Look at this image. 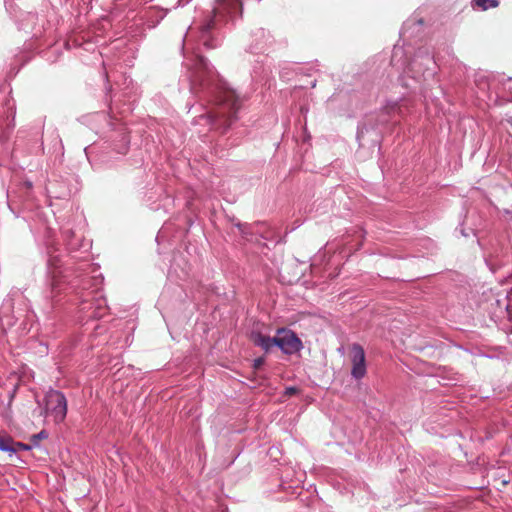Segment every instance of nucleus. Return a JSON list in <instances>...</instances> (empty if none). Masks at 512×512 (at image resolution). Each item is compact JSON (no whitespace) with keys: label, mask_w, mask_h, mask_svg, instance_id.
Wrapping results in <instances>:
<instances>
[{"label":"nucleus","mask_w":512,"mask_h":512,"mask_svg":"<svg viewBox=\"0 0 512 512\" xmlns=\"http://www.w3.org/2000/svg\"><path fill=\"white\" fill-rule=\"evenodd\" d=\"M212 26H213V21L211 20V21L207 24L206 29L208 30V29L212 28Z\"/></svg>","instance_id":"obj_12"},{"label":"nucleus","mask_w":512,"mask_h":512,"mask_svg":"<svg viewBox=\"0 0 512 512\" xmlns=\"http://www.w3.org/2000/svg\"><path fill=\"white\" fill-rule=\"evenodd\" d=\"M473 3L484 11L488 8H496L499 6L498 0H473Z\"/></svg>","instance_id":"obj_7"},{"label":"nucleus","mask_w":512,"mask_h":512,"mask_svg":"<svg viewBox=\"0 0 512 512\" xmlns=\"http://www.w3.org/2000/svg\"><path fill=\"white\" fill-rule=\"evenodd\" d=\"M264 362H265L264 357L256 358L253 361V368H254V370H258L264 364Z\"/></svg>","instance_id":"obj_10"},{"label":"nucleus","mask_w":512,"mask_h":512,"mask_svg":"<svg viewBox=\"0 0 512 512\" xmlns=\"http://www.w3.org/2000/svg\"><path fill=\"white\" fill-rule=\"evenodd\" d=\"M50 414L56 423L64 421L67 414V400L63 393L51 390L45 396V408L40 412Z\"/></svg>","instance_id":"obj_2"},{"label":"nucleus","mask_w":512,"mask_h":512,"mask_svg":"<svg viewBox=\"0 0 512 512\" xmlns=\"http://www.w3.org/2000/svg\"><path fill=\"white\" fill-rule=\"evenodd\" d=\"M32 447V444H24L15 441V453L18 452L19 450H30Z\"/></svg>","instance_id":"obj_9"},{"label":"nucleus","mask_w":512,"mask_h":512,"mask_svg":"<svg viewBox=\"0 0 512 512\" xmlns=\"http://www.w3.org/2000/svg\"><path fill=\"white\" fill-rule=\"evenodd\" d=\"M250 340L255 346L261 347L265 352H269L272 347L276 346L275 335L273 337L263 335L258 331H252Z\"/></svg>","instance_id":"obj_5"},{"label":"nucleus","mask_w":512,"mask_h":512,"mask_svg":"<svg viewBox=\"0 0 512 512\" xmlns=\"http://www.w3.org/2000/svg\"><path fill=\"white\" fill-rule=\"evenodd\" d=\"M275 338L276 347H278L285 355L296 354L303 348L301 339L294 331L288 328L277 329Z\"/></svg>","instance_id":"obj_3"},{"label":"nucleus","mask_w":512,"mask_h":512,"mask_svg":"<svg viewBox=\"0 0 512 512\" xmlns=\"http://www.w3.org/2000/svg\"><path fill=\"white\" fill-rule=\"evenodd\" d=\"M350 360L352 363L351 375L355 379H361L366 375V358L363 347L354 343L350 348Z\"/></svg>","instance_id":"obj_4"},{"label":"nucleus","mask_w":512,"mask_h":512,"mask_svg":"<svg viewBox=\"0 0 512 512\" xmlns=\"http://www.w3.org/2000/svg\"><path fill=\"white\" fill-rule=\"evenodd\" d=\"M240 108V100L232 90H221L216 96L214 106L206 115L197 117L198 124L205 123L210 129L227 131L236 120V113Z\"/></svg>","instance_id":"obj_1"},{"label":"nucleus","mask_w":512,"mask_h":512,"mask_svg":"<svg viewBox=\"0 0 512 512\" xmlns=\"http://www.w3.org/2000/svg\"><path fill=\"white\" fill-rule=\"evenodd\" d=\"M47 437H48V434L45 430H42L41 432L32 435L30 438L32 446H38L39 442L41 440L46 439Z\"/></svg>","instance_id":"obj_8"},{"label":"nucleus","mask_w":512,"mask_h":512,"mask_svg":"<svg viewBox=\"0 0 512 512\" xmlns=\"http://www.w3.org/2000/svg\"><path fill=\"white\" fill-rule=\"evenodd\" d=\"M0 450L9 453L10 456L15 454V441L7 434H0Z\"/></svg>","instance_id":"obj_6"},{"label":"nucleus","mask_w":512,"mask_h":512,"mask_svg":"<svg viewBox=\"0 0 512 512\" xmlns=\"http://www.w3.org/2000/svg\"><path fill=\"white\" fill-rule=\"evenodd\" d=\"M298 391L299 390L296 387H287L285 389L284 395L290 397V396L297 394Z\"/></svg>","instance_id":"obj_11"}]
</instances>
